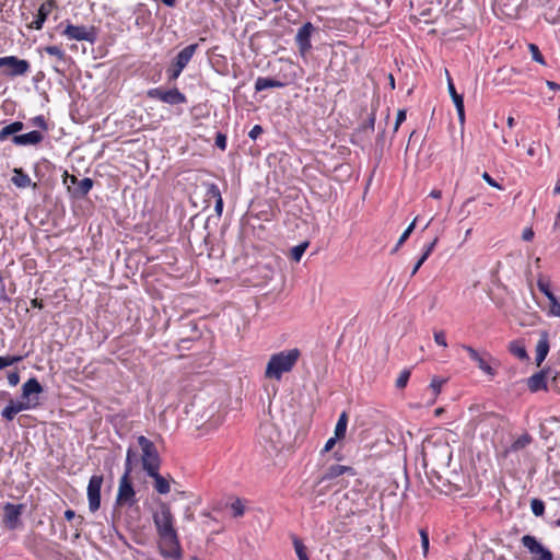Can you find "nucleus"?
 <instances>
[{
	"mask_svg": "<svg viewBox=\"0 0 560 560\" xmlns=\"http://www.w3.org/2000/svg\"><path fill=\"white\" fill-rule=\"evenodd\" d=\"M511 354L518 358L520 360H528L529 357L526 351V347L523 340H513L508 347Z\"/></svg>",
	"mask_w": 560,
	"mask_h": 560,
	"instance_id": "25",
	"label": "nucleus"
},
{
	"mask_svg": "<svg viewBox=\"0 0 560 560\" xmlns=\"http://www.w3.org/2000/svg\"><path fill=\"white\" fill-rule=\"evenodd\" d=\"M215 145L222 150L226 148V137L223 133L217 135Z\"/></svg>",
	"mask_w": 560,
	"mask_h": 560,
	"instance_id": "58",
	"label": "nucleus"
},
{
	"mask_svg": "<svg viewBox=\"0 0 560 560\" xmlns=\"http://www.w3.org/2000/svg\"><path fill=\"white\" fill-rule=\"evenodd\" d=\"M456 112H457L458 119H459L460 124H464V121H465V109H464V105H463L462 107H456Z\"/></svg>",
	"mask_w": 560,
	"mask_h": 560,
	"instance_id": "63",
	"label": "nucleus"
},
{
	"mask_svg": "<svg viewBox=\"0 0 560 560\" xmlns=\"http://www.w3.org/2000/svg\"><path fill=\"white\" fill-rule=\"evenodd\" d=\"M62 35L67 36L69 39L86 40L90 43H94L96 39L94 27L73 25L71 23L67 24L66 28L62 31Z\"/></svg>",
	"mask_w": 560,
	"mask_h": 560,
	"instance_id": "8",
	"label": "nucleus"
},
{
	"mask_svg": "<svg viewBox=\"0 0 560 560\" xmlns=\"http://www.w3.org/2000/svg\"><path fill=\"white\" fill-rule=\"evenodd\" d=\"M533 237H534V232H533V230H532V229H525V230L523 231L522 238H523L524 241H527V242H528V241H532V240H533Z\"/></svg>",
	"mask_w": 560,
	"mask_h": 560,
	"instance_id": "62",
	"label": "nucleus"
},
{
	"mask_svg": "<svg viewBox=\"0 0 560 560\" xmlns=\"http://www.w3.org/2000/svg\"><path fill=\"white\" fill-rule=\"evenodd\" d=\"M8 383L10 386H16L20 383V373L18 370L10 371L7 374Z\"/></svg>",
	"mask_w": 560,
	"mask_h": 560,
	"instance_id": "50",
	"label": "nucleus"
},
{
	"mask_svg": "<svg viewBox=\"0 0 560 560\" xmlns=\"http://www.w3.org/2000/svg\"><path fill=\"white\" fill-rule=\"evenodd\" d=\"M503 418L494 412H482L478 415L475 419V425H482V424H489L492 428L497 429L501 425Z\"/></svg>",
	"mask_w": 560,
	"mask_h": 560,
	"instance_id": "18",
	"label": "nucleus"
},
{
	"mask_svg": "<svg viewBox=\"0 0 560 560\" xmlns=\"http://www.w3.org/2000/svg\"><path fill=\"white\" fill-rule=\"evenodd\" d=\"M31 305H32V307H36V308H39V310H42L44 307L43 301L38 300V299H33L31 301Z\"/></svg>",
	"mask_w": 560,
	"mask_h": 560,
	"instance_id": "64",
	"label": "nucleus"
},
{
	"mask_svg": "<svg viewBox=\"0 0 560 560\" xmlns=\"http://www.w3.org/2000/svg\"><path fill=\"white\" fill-rule=\"evenodd\" d=\"M149 98L159 100L168 105L185 104L187 98L177 88L163 90L161 88L150 89L147 93Z\"/></svg>",
	"mask_w": 560,
	"mask_h": 560,
	"instance_id": "5",
	"label": "nucleus"
},
{
	"mask_svg": "<svg viewBox=\"0 0 560 560\" xmlns=\"http://www.w3.org/2000/svg\"><path fill=\"white\" fill-rule=\"evenodd\" d=\"M148 476L154 479L153 488L158 493L166 494L171 491L170 481L160 475L159 470H154V472H150Z\"/></svg>",
	"mask_w": 560,
	"mask_h": 560,
	"instance_id": "21",
	"label": "nucleus"
},
{
	"mask_svg": "<svg viewBox=\"0 0 560 560\" xmlns=\"http://www.w3.org/2000/svg\"><path fill=\"white\" fill-rule=\"evenodd\" d=\"M31 69V65L25 59L16 56H5L0 58V71L4 77L15 78L25 75Z\"/></svg>",
	"mask_w": 560,
	"mask_h": 560,
	"instance_id": "4",
	"label": "nucleus"
},
{
	"mask_svg": "<svg viewBox=\"0 0 560 560\" xmlns=\"http://www.w3.org/2000/svg\"><path fill=\"white\" fill-rule=\"evenodd\" d=\"M307 247H308V242H303V243L292 247L291 254H290L291 259L299 262Z\"/></svg>",
	"mask_w": 560,
	"mask_h": 560,
	"instance_id": "33",
	"label": "nucleus"
},
{
	"mask_svg": "<svg viewBox=\"0 0 560 560\" xmlns=\"http://www.w3.org/2000/svg\"><path fill=\"white\" fill-rule=\"evenodd\" d=\"M0 299L3 301L10 300L9 294L7 293V290H5L4 278H3V275L1 271H0Z\"/></svg>",
	"mask_w": 560,
	"mask_h": 560,
	"instance_id": "53",
	"label": "nucleus"
},
{
	"mask_svg": "<svg viewBox=\"0 0 560 560\" xmlns=\"http://www.w3.org/2000/svg\"><path fill=\"white\" fill-rule=\"evenodd\" d=\"M42 392L43 386L40 385V383L37 381V378L32 377L22 385L21 397L33 404L35 407H37L39 405L38 395Z\"/></svg>",
	"mask_w": 560,
	"mask_h": 560,
	"instance_id": "11",
	"label": "nucleus"
},
{
	"mask_svg": "<svg viewBox=\"0 0 560 560\" xmlns=\"http://www.w3.org/2000/svg\"><path fill=\"white\" fill-rule=\"evenodd\" d=\"M44 50L50 55L55 56L59 61H66V54L65 51L58 47V46H47L44 48Z\"/></svg>",
	"mask_w": 560,
	"mask_h": 560,
	"instance_id": "38",
	"label": "nucleus"
},
{
	"mask_svg": "<svg viewBox=\"0 0 560 560\" xmlns=\"http://www.w3.org/2000/svg\"><path fill=\"white\" fill-rule=\"evenodd\" d=\"M548 388L560 393V372L549 369Z\"/></svg>",
	"mask_w": 560,
	"mask_h": 560,
	"instance_id": "30",
	"label": "nucleus"
},
{
	"mask_svg": "<svg viewBox=\"0 0 560 560\" xmlns=\"http://www.w3.org/2000/svg\"><path fill=\"white\" fill-rule=\"evenodd\" d=\"M374 124H375V114L371 113V115L369 116L366 122H364L362 125L361 129L362 130H366V129L373 130L374 129Z\"/></svg>",
	"mask_w": 560,
	"mask_h": 560,
	"instance_id": "55",
	"label": "nucleus"
},
{
	"mask_svg": "<svg viewBox=\"0 0 560 560\" xmlns=\"http://www.w3.org/2000/svg\"><path fill=\"white\" fill-rule=\"evenodd\" d=\"M530 509L535 516H541L545 512V503L540 499H533L530 501Z\"/></svg>",
	"mask_w": 560,
	"mask_h": 560,
	"instance_id": "39",
	"label": "nucleus"
},
{
	"mask_svg": "<svg viewBox=\"0 0 560 560\" xmlns=\"http://www.w3.org/2000/svg\"><path fill=\"white\" fill-rule=\"evenodd\" d=\"M262 131H264V130H262V127H261V126H259V125H255V126L250 129V131H249V133H248V137H249L250 139L255 140V139H257V138L262 133Z\"/></svg>",
	"mask_w": 560,
	"mask_h": 560,
	"instance_id": "56",
	"label": "nucleus"
},
{
	"mask_svg": "<svg viewBox=\"0 0 560 560\" xmlns=\"http://www.w3.org/2000/svg\"><path fill=\"white\" fill-rule=\"evenodd\" d=\"M34 124L42 128V129H47V124H46V120L43 116H37L34 118Z\"/></svg>",
	"mask_w": 560,
	"mask_h": 560,
	"instance_id": "61",
	"label": "nucleus"
},
{
	"mask_svg": "<svg viewBox=\"0 0 560 560\" xmlns=\"http://www.w3.org/2000/svg\"><path fill=\"white\" fill-rule=\"evenodd\" d=\"M136 453L133 452L132 448H128L127 450V454H126V463H125V472L124 475H128L130 476L131 471H132V460L133 458H136Z\"/></svg>",
	"mask_w": 560,
	"mask_h": 560,
	"instance_id": "43",
	"label": "nucleus"
},
{
	"mask_svg": "<svg viewBox=\"0 0 560 560\" xmlns=\"http://www.w3.org/2000/svg\"><path fill=\"white\" fill-rule=\"evenodd\" d=\"M528 49L530 51L533 60H535L536 62H538L540 65H545L546 63L545 62V58H544L542 54L540 52V50H539L537 45L529 44L528 45Z\"/></svg>",
	"mask_w": 560,
	"mask_h": 560,
	"instance_id": "42",
	"label": "nucleus"
},
{
	"mask_svg": "<svg viewBox=\"0 0 560 560\" xmlns=\"http://www.w3.org/2000/svg\"><path fill=\"white\" fill-rule=\"evenodd\" d=\"M345 472H350L351 475H354L352 467L335 464L327 468L324 476L322 477V480H330L343 475Z\"/></svg>",
	"mask_w": 560,
	"mask_h": 560,
	"instance_id": "22",
	"label": "nucleus"
},
{
	"mask_svg": "<svg viewBox=\"0 0 560 560\" xmlns=\"http://www.w3.org/2000/svg\"><path fill=\"white\" fill-rule=\"evenodd\" d=\"M23 128H24V125L22 121H14V122H11V124L4 126L0 130V142L4 141L10 136H13V137L16 136L15 133L21 131Z\"/></svg>",
	"mask_w": 560,
	"mask_h": 560,
	"instance_id": "26",
	"label": "nucleus"
},
{
	"mask_svg": "<svg viewBox=\"0 0 560 560\" xmlns=\"http://www.w3.org/2000/svg\"><path fill=\"white\" fill-rule=\"evenodd\" d=\"M482 179L487 182L491 187L502 189V186L499 185L487 172L482 174Z\"/></svg>",
	"mask_w": 560,
	"mask_h": 560,
	"instance_id": "57",
	"label": "nucleus"
},
{
	"mask_svg": "<svg viewBox=\"0 0 560 560\" xmlns=\"http://www.w3.org/2000/svg\"><path fill=\"white\" fill-rule=\"evenodd\" d=\"M23 509V504L7 503L4 505V521L9 528L14 529L16 527Z\"/></svg>",
	"mask_w": 560,
	"mask_h": 560,
	"instance_id": "15",
	"label": "nucleus"
},
{
	"mask_svg": "<svg viewBox=\"0 0 560 560\" xmlns=\"http://www.w3.org/2000/svg\"><path fill=\"white\" fill-rule=\"evenodd\" d=\"M11 180L18 188H26L28 186H32L34 189L37 188V184L32 183L30 176L22 168H14Z\"/></svg>",
	"mask_w": 560,
	"mask_h": 560,
	"instance_id": "20",
	"label": "nucleus"
},
{
	"mask_svg": "<svg viewBox=\"0 0 560 560\" xmlns=\"http://www.w3.org/2000/svg\"><path fill=\"white\" fill-rule=\"evenodd\" d=\"M22 360V355H0V370H4L12 364L21 362Z\"/></svg>",
	"mask_w": 560,
	"mask_h": 560,
	"instance_id": "35",
	"label": "nucleus"
},
{
	"mask_svg": "<svg viewBox=\"0 0 560 560\" xmlns=\"http://www.w3.org/2000/svg\"><path fill=\"white\" fill-rule=\"evenodd\" d=\"M231 510L233 511L234 517H241L244 515L245 509L241 499H236L231 503Z\"/></svg>",
	"mask_w": 560,
	"mask_h": 560,
	"instance_id": "46",
	"label": "nucleus"
},
{
	"mask_svg": "<svg viewBox=\"0 0 560 560\" xmlns=\"http://www.w3.org/2000/svg\"><path fill=\"white\" fill-rule=\"evenodd\" d=\"M549 369L541 370L527 378V387L532 393L548 389Z\"/></svg>",
	"mask_w": 560,
	"mask_h": 560,
	"instance_id": "13",
	"label": "nucleus"
},
{
	"mask_svg": "<svg viewBox=\"0 0 560 560\" xmlns=\"http://www.w3.org/2000/svg\"><path fill=\"white\" fill-rule=\"evenodd\" d=\"M549 346V334L546 330L540 331L539 340L536 345V364L539 366L546 357L548 355Z\"/></svg>",
	"mask_w": 560,
	"mask_h": 560,
	"instance_id": "16",
	"label": "nucleus"
},
{
	"mask_svg": "<svg viewBox=\"0 0 560 560\" xmlns=\"http://www.w3.org/2000/svg\"><path fill=\"white\" fill-rule=\"evenodd\" d=\"M136 492L130 481V476L122 475L119 480L118 492L116 497V504L118 505H132L135 503Z\"/></svg>",
	"mask_w": 560,
	"mask_h": 560,
	"instance_id": "9",
	"label": "nucleus"
},
{
	"mask_svg": "<svg viewBox=\"0 0 560 560\" xmlns=\"http://www.w3.org/2000/svg\"><path fill=\"white\" fill-rule=\"evenodd\" d=\"M183 70V67L173 61L170 68L166 70L168 81H175L180 75Z\"/></svg>",
	"mask_w": 560,
	"mask_h": 560,
	"instance_id": "37",
	"label": "nucleus"
},
{
	"mask_svg": "<svg viewBox=\"0 0 560 560\" xmlns=\"http://www.w3.org/2000/svg\"><path fill=\"white\" fill-rule=\"evenodd\" d=\"M9 402L11 404V406H13V409L15 410L16 413L24 411V410H30V409L36 408L33 404H31L26 399H23L21 396L19 399H16V400L11 399Z\"/></svg>",
	"mask_w": 560,
	"mask_h": 560,
	"instance_id": "31",
	"label": "nucleus"
},
{
	"mask_svg": "<svg viewBox=\"0 0 560 560\" xmlns=\"http://www.w3.org/2000/svg\"><path fill=\"white\" fill-rule=\"evenodd\" d=\"M524 548L532 555V560H552V552L542 546L535 536L524 535L521 539Z\"/></svg>",
	"mask_w": 560,
	"mask_h": 560,
	"instance_id": "6",
	"label": "nucleus"
},
{
	"mask_svg": "<svg viewBox=\"0 0 560 560\" xmlns=\"http://www.w3.org/2000/svg\"><path fill=\"white\" fill-rule=\"evenodd\" d=\"M214 211H215V213H217V215H218V217H221V215H222V212H223V199H222V195H219L218 200H215Z\"/></svg>",
	"mask_w": 560,
	"mask_h": 560,
	"instance_id": "59",
	"label": "nucleus"
},
{
	"mask_svg": "<svg viewBox=\"0 0 560 560\" xmlns=\"http://www.w3.org/2000/svg\"><path fill=\"white\" fill-rule=\"evenodd\" d=\"M533 442V438L528 433H523L510 446L511 452H518L526 448Z\"/></svg>",
	"mask_w": 560,
	"mask_h": 560,
	"instance_id": "27",
	"label": "nucleus"
},
{
	"mask_svg": "<svg viewBox=\"0 0 560 560\" xmlns=\"http://www.w3.org/2000/svg\"><path fill=\"white\" fill-rule=\"evenodd\" d=\"M56 8V1L55 0H47L46 2L42 3L38 8L37 14L35 15L34 21L31 23L30 27L34 30H40L47 20L48 15L51 13V11Z\"/></svg>",
	"mask_w": 560,
	"mask_h": 560,
	"instance_id": "14",
	"label": "nucleus"
},
{
	"mask_svg": "<svg viewBox=\"0 0 560 560\" xmlns=\"http://www.w3.org/2000/svg\"><path fill=\"white\" fill-rule=\"evenodd\" d=\"M285 84L279 80L266 77H258L255 81V90L257 92L271 88H283Z\"/></svg>",
	"mask_w": 560,
	"mask_h": 560,
	"instance_id": "23",
	"label": "nucleus"
},
{
	"mask_svg": "<svg viewBox=\"0 0 560 560\" xmlns=\"http://www.w3.org/2000/svg\"><path fill=\"white\" fill-rule=\"evenodd\" d=\"M138 444L142 451L141 463L143 470L147 474L154 472V470H159L161 459L154 443L144 435H140L138 438Z\"/></svg>",
	"mask_w": 560,
	"mask_h": 560,
	"instance_id": "3",
	"label": "nucleus"
},
{
	"mask_svg": "<svg viewBox=\"0 0 560 560\" xmlns=\"http://www.w3.org/2000/svg\"><path fill=\"white\" fill-rule=\"evenodd\" d=\"M103 476L102 475H93L88 485V501H89V510L94 513L101 506V488L103 485Z\"/></svg>",
	"mask_w": 560,
	"mask_h": 560,
	"instance_id": "7",
	"label": "nucleus"
},
{
	"mask_svg": "<svg viewBox=\"0 0 560 560\" xmlns=\"http://www.w3.org/2000/svg\"><path fill=\"white\" fill-rule=\"evenodd\" d=\"M93 179L90 177H85L81 180H79L78 186L72 189V196L75 198H83L85 197L90 190L93 188Z\"/></svg>",
	"mask_w": 560,
	"mask_h": 560,
	"instance_id": "24",
	"label": "nucleus"
},
{
	"mask_svg": "<svg viewBox=\"0 0 560 560\" xmlns=\"http://www.w3.org/2000/svg\"><path fill=\"white\" fill-rule=\"evenodd\" d=\"M219 195H221L220 188L214 183H208L206 184V197L207 198H213L214 200H218Z\"/></svg>",
	"mask_w": 560,
	"mask_h": 560,
	"instance_id": "41",
	"label": "nucleus"
},
{
	"mask_svg": "<svg viewBox=\"0 0 560 560\" xmlns=\"http://www.w3.org/2000/svg\"><path fill=\"white\" fill-rule=\"evenodd\" d=\"M420 538H421V547L423 550V555L425 557L428 553V550H429V545H430L429 534L425 529H420Z\"/></svg>",
	"mask_w": 560,
	"mask_h": 560,
	"instance_id": "47",
	"label": "nucleus"
},
{
	"mask_svg": "<svg viewBox=\"0 0 560 560\" xmlns=\"http://www.w3.org/2000/svg\"><path fill=\"white\" fill-rule=\"evenodd\" d=\"M63 183L68 186L69 191L72 194L71 185L78 186L79 179L75 175H70L68 172H65Z\"/></svg>",
	"mask_w": 560,
	"mask_h": 560,
	"instance_id": "49",
	"label": "nucleus"
},
{
	"mask_svg": "<svg viewBox=\"0 0 560 560\" xmlns=\"http://www.w3.org/2000/svg\"><path fill=\"white\" fill-rule=\"evenodd\" d=\"M300 355L301 352L298 348L272 354L267 363L265 376L270 380L280 381L284 373L292 371Z\"/></svg>",
	"mask_w": 560,
	"mask_h": 560,
	"instance_id": "2",
	"label": "nucleus"
},
{
	"mask_svg": "<svg viewBox=\"0 0 560 560\" xmlns=\"http://www.w3.org/2000/svg\"><path fill=\"white\" fill-rule=\"evenodd\" d=\"M462 348L467 351L469 358L477 363L478 368L486 374L493 376L495 371L491 368V365L487 362L485 357L491 358L489 353L483 352L482 354L475 350L472 347L468 345H462Z\"/></svg>",
	"mask_w": 560,
	"mask_h": 560,
	"instance_id": "12",
	"label": "nucleus"
},
{
	"mask_svg": "<svg viewBox=\"0 0 560 560\" xmlns=\"http://www.w3.org/2000/svg\"><path fill=\"white\" fill-rule=\"evenodd\" d=\"M65 517H66L68 521H71V520L77 518V521H78L77 526H80V525H82V523H83V517H82V516H77V515H75V512H74L73 510H67V511L65 512Z\"/></svg>",
	"mask_w": 560,
	"mask_h": 560,
	"instance_id": "54",
	"label": "nucleus"
},
{
	"mask_svg": "<svg viewBox=\"0 0 560 560\" xmlns=\"http://www.w3.org/2000/svg\"><path fill=\"white\" fill-rule=\"evenodd\" d=\"M416 221L417 219H415L410 224L409 226L405 230V232L400 235L396 246L393 248L392 253H395L398 250V248L407 241V238L409 237V235L411 234V232L413 231L415 226H416Z\"/></svg>",
	"mask_w": 560,
	"mask_h": 560,
	"instance_id": "36",
	"label": "nucleus"
},
{
	"mask_svg": "<svg viewBox=\"0 0 560 560\" xmlns=\"http://www.w3.org/2000/svg\"><path fill=\"white\" fill-rule=\"evenodd\" d=\"M198 49V44H190L183 48L174 58V62L178 66L183 67L184 69L191 60L192 56L195 55L196 50Z\"/></svg>",
	"mask_w": 560,
	"mask_h": 560,
	"instance_id": "19",
	"label": "nucleus"
},
{
	"mask_svg": "<svg viewBox=\"0 0 560 560\" xmlns=\"http://www.w3.org/2000/svg\"><path fill=\"white\" fill-rule=\"evenodd\" d=\"M153 523L159 535V548L164 558L179 559L182 549L177 532L174 527V517L167 503H161L153 514Z\"/></svg>",
	"mask_w": 560,
	"mask_h": 560,
	"instance_id": "1",
	"label": "nucleus"
},
{
	"mask_svg": "<svg viewBox=\"0 0 560 560\" xmlns=\"http://www.w3.org/2000/svg\"><path fill=\"white\" fill-rule=\"evenodd\" d=\"M293 546L299 560H310L304 544L295 536L293 537Z\"/></svg>",
	"mask_w": 560,
	"mask_h": 560,
	"instance_id": "34",
	"label": "nucleus"
},
{
	"mask_svg": "<svg viewBox=\"0 0 560 560\" xmlns=\"http://www.w3.org/2000/svg\"><path fill=\"white\" fill-rule=\"evenodd\" d=\"M406 120V110L399 109L396 116V121L394 126V132H396L399 128V126Z\"/></svg>",
	"mask_w": 560,
	"mask_h": 560,
	"instance_id": "52",
	"label": "nucleus"
},
{
	"mask_svg": "<svg viewBox=\"0 0 560 560\" xmlns=\"http://www.w3.org/2000/svg\"><path fill=\"white\" fill-rule=\"evenodd\" d=\"M446 74H448L447 71H446ZM447 89H448L450 95L454 102L455 107H462L464 105V97L462 94H458L456 92L455 85L450 75H447Z\"/></svg>",
	"mask_w": 560,
	"mask_h": 560,
	"instance_id": "28",
	"label": "nucleus"
},
{
	"mask_svg": "<svg viewBox=\"0 0 560 560\" xmlns=\"http://www.w3.org/2000/svg\"><path fill=\"white\" fill-rule=\"evenodd\" d=\"M43 140V135L37 131L33 130L27 133L18 135L12 138V141L16 145H30V144H37Z\"/></svg>",
	"mask_w": 560,
	"mask_h": 560,
	"instance_id": "17",
	"label": "nucleus"
},
{
	"mask_svg": "<svg viewBox=\"0 0 560 560\" xmlns=\"http://www.w3.org/2000/svg\"><path fill=\"white\" fill-rule=\"evenodd\" d=\"M337 440H340V439H339V438H336V435H335V436H332V438H330V439H328V440H327V442H326V444H325V446H324L323 452H325V453H326V452H329L330 450H332V447L335 446V444H336Z\"/></svg>",
	"mask_w": 560,
	"mask_h": 560,
	"instance_id": "60",
	"label": "nucleus"
},
{
	"mask_svg": "<svg viewBox=\"0 0 560 560\" xmlns=\"http://www.w3.org/2000/svg\"><path fill=\"white\" fill-rule=\"evenodd\" d=\"M434 341L441 347H447L445 332L443 330L434 331Z\"/></svg>",
	"mask_w": 560,
	"mask_h": 560,
	"instance_id": "51",
	"label": "nucleus"
},
{
	"mask_svg": "<svg viewBox=\"0 0 560 560\" xmlns=\"http://www.w3.org/2000/svg\"><path fill=\"white\" fill-rule=\"evenodd\" d=\"M16 415L18 413L15 412V410L13 409V406H11L10 402L1 411V417L4 418L8 421H12Z\"/></svg>",
	"mask_w": 560,
	"mask_h": 560,
	"instance_id": "48",
	"label": "nucleus"
},
{
	"mask_svg": "<svg viewBox=\"0 0 560 560\" xmlns=\"http://www.w3.org/2000/svg\"><path fill=\"white\" fill-rule=\"evenodd\" d=\"M410 374H411L410 370H408V369L402 370L396 380V387L399 389L405 388L408 384Z\"/></svg>",
	"mask_w": 560,
	"mask_h": 560,
	"instance_id": "40",
	"label": "nucleus"
},
{
	"mask_svg": "<svg viewBox=\"0 0 560 560\" xmlns=\"http://www.w3.org/2000/svg\"><path fill=\"white\" fill-rule=\"evenodd\" d=\"M537 287H538L539 291L545 294V296L548 299V301L555 296V294L550 290V281L548 279L540 277L537 280Z\"/></svg>",
	"mask_w": 560,
	"mask_h": 560,
	"instance_id": "32",
	"label": "nucleus"
},
{
	"mask_svg": "<svg viewBox=\"0 0 560 560\" xmlns=\"http://www.w3.org/2000/svg\"><path fill=\"white\" fill-rule=\"evenodd\" d=\"M315 31L314 25L311 22L304 23L295 35V44L302 56H305L312 48L311 37Z\"/></svg>",
	"mask_w": 560,
	"mask_h": 560,
	"instance_id": "10",
	"label": "nucleus"
},
{
	"mask_svg": "<svg viewBox=\"0 0 560 560\" xmlns=\"http://www.w3.org/2000/svg\"><path fill=\"white\" fill-rule=\"evenodd\" d=\"M347 424H348V415L343 411L337 421V424L335 427V435L336 438L342 439L346 435L347 431Z\"/></svg>",
	"mask_w": 560,
	"mask_h": 560,
	"instance_id": "29",
	"label": "nucleus"
},
{
	"mask_svg": "<svg viewBox=\"0 0 560 560\" xmlns=\"http://www.w3.org/2000/svg\"><path fill=\"white\" fill-rule=\"evenodd\" d=\"M549 304L550 307L548 314L550 316L560 317V299L555 295L552 299L549 300Z\"/></svg>",
	"mask_w": 560,
	"mask_h": 560,
	"instance_id": "44",
	"label": "nucleus"
},
{
	"mask_svg": "<svg viewBox=\"0 0 560 560\" xmlns=\"http://www.w3.org/2000/svg\"><path fill=\"white\" fill-rule=\"evenodd\" d=\"M445 382H446L445 378H442L439 376L432 377L431 383H430V388L433 390V394L435 397L440 394L441 388Z\"/></svg>",
	"mask_w": 560,
	"mask_h": 560,
	"instance_id": "45",
	"label": "nucleus"
}]
</instances>
